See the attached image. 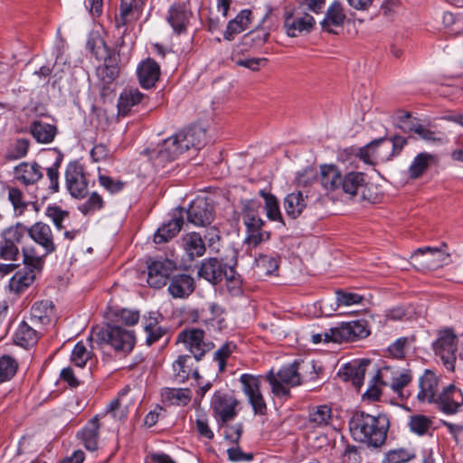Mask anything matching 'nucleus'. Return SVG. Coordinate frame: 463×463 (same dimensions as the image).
<instances>
[{
  "label": "nucleus",
  "mask_w": 463,
  "mask_h": 463,
  "mask_svg": "<svg viewBox=\"0 0 463 463\" xmlns=\"http://www.w3.org/2000/svg\"><path fill=\"white\" fill-rule=\"evenodd\" d=\"M395 375L393 382L390 384L391 389L393 392L397 393L402 400L408 398L409 394H405L402 390L412 380L411 370L402 369Z\"/></svg>",
  "instance_id": "09e8293b"
},
{
  "label": "nucleus",
  "mask_w": 463,
  "mask_h": 463,
  "mask_svg": "<svg viewBox=\"0 0 463 463\" xmlns=\"http://www.w3.org/2000/svg\"><path fill=\"white\" fill-rule=\"evenodd\" d=\"M191 17L192 13L185 5L175 4L168 9L166 20L175 33L182 34L186 32Z\"/></svg>",
  "instance_id": "aec40b11"
},
{
  "label": "nucleus",
  "mask_w": 463,
  "mask_h": 463,
  "mask_svg": "<svg viewBox=\"0 0 463 463\" xmlns=\"http://www.w3.org/2000/svg\"><path fill=\"white\" fill-rule=\"evenodd\" d=\"M442 22L451 34L458 35L463 32V19L458 14L450 12H445L442 16Z\"/></svg>",
  "instance_id": "680f3d73"
},
{
  "label": "nucleus",
  "mask_w": 463,
  "mask_h": 463,
  "mask_svg": "<svg viewBox=\"0 0 463 463\" xmlns=\"http://www.w3.org/2000/svg\"><path fill=\"white\" fill-rule=\"evenodd\" d=\"M365 185L364 174L361 172H350L342 176L340 191L350 196H355L361 193L362 198L364 199V190Z\"/></svg>",
  "instance_id": "bb28decb"
},
{
  "label": "nucleus",
  "mask_w": 463,
  "mask_h": 463,
  "mask_svg": "<svg viewBox=\"0 0 463 463\" xmlns=\"http://www.w3.org/2000/svg\"><path fill=\"white\" fill-rule=\"evenodd\" d=\"M167 290L174 298H185L194 290V279L185 273L175 274L169 279Z\"/></svg>",
  "instance_id": "5701e85b"
},
{
  "label": "nucleus",
  "mask_w": 463,
  "mask_h": 463,
  "mask_svg": "<svg viewBox=\"0 0 463 463\" xmlns=\"http://www.w3.org/2000/svg\"><path fill=\"white\" fill-rule=\"evenodd\" d=\"M8 200L13 205L14 213L18 215H22L27 209L28 204L24 198L22 191L18 188H8Z\"/></svg>",
  "instance_id": "bf43d9fd"
},
{
  "label": "nucleus",
  "mask_w": 463,
  "mask_h": 463,
  "mask_svg": "<svg viewBox=\"0 0 463 463\" xmlns=\"http://www.w3.org/2000/svg\"><path fill=\"white\" fill-rule=\"evenodd\" d=\"M90 357L91 352L87 349L82 342H78L71 351V362L73 365L83 368Z\"/></svg>",
  "instance_id": "603ef678"
},
{
  "label": "nucleus",
  "mask_w": 463,
  "mask_h": 463,
  "mask_svg": "<svg viewBox=\"0 0 463 463\" xmlns=\"http://www.w3.org/2000/svg\"><path fill=\"white\" fill-rule=\"evenodd\" d=\"M214 216L213 203L205 197L195 198L187 210V221L194 226L209 225Z\"/></svg>",
  "instance_id": "a211bd4d"
},
{
  "label": "nucleus",
  "mask_w": 463,
  "mask_h": 463,
  "mask_svg": "<svg viewBox=\"0 0 463 463\" xmlns=\"http://www.w3.org/2000/svg\"><path fill=\"white\" fill-rule=\"evenodd\" d=\"M175 269L176 263L169 259L154 260L147 266L146 281L150 287L160 288L166 285Z\"/></svg>",
  "instance_id": "2eb2a0df"
},
{
  "label": "nucleus",
  "mask_w": 463,
  "mask_h": 463,
  "mask_svg": "<svg viewBox=\"0 0 463 463\" xmlns=\"http://www.w3.org/2000/svg\"><path fill=\"white\" fill-rule=\"evenodd\" d=\"M241 390L252 407L255 414L264 415L267 411L266 402L260 392V379L249 373H243L240 377Z\"/></svg>",
  "instance_id": "ddd939ff"
},
{
  "label": "nucleus",
  "mask_w": 463,
  "mask_h": 463,
  "mask_svg": "<svg viewBox=\"0 0 463 463\" xmlns=\"http://www.w3.org/2000/svg\"><path fill=\"white\" fill-rule=\"evenodd\" d=\"M66 187L71 196L83 198L88 192V183L83 167L78 162L68 164L65 171Z\"/></svg>",
  "instance_id": "f3484780"
},
{
  "label": "nucleus",
  "mask_w": 463,
  "mask_h": 463,
  "mask_svg": "<svg viewBox=\"0 0 463 463\" xmlns=\"http://www.w3.org/2000/svg\"><path fill=\"white\" fill-rule=\"evenodd\" d=\"M388 428L389 420L383 414L373 416L364 412H356L349 422L354 439L374 448L384 443Z\"/></svg>",
  "instance_id": "f257e3e1"
},
{
  "label": "nucleus",
  "mask_w": 463,
  "mask_h": 463,
  "mask_svg": "<svg viewBox=\"0 0 463 463\" xmlns=\"http://www.w3.org/2000/svg\"><path fill=\"white\" fill-rule=\"evenodd\" d=\"M431 423V420L426 415L416 414L410 417L409 427L411 431L421 436L429 430Z\"/></svg>",
  "instance_id": "4d7b16f0"
},
{
  "label": "nucleus",
  "mask_w": 463,
  "mask_h": 463,
  "mask_svg": "<svg viewBox=\"0 0 463 463\" xmlns=\"http://www.w3.org/2000/svg\"><path fill=\"white\" fill-rule=\"evenodd\" d=\"M256 273L260 276L271 275L279 269V260L274 256L260 255L255 260Z\"/></svg>",
  "instance_id": "de8ad7c7"
},
{
  "label": "nucleus",
  "mask_w": 463,
  "mask_h": 463,
  "mask_svg": "<svg viewBox=\"0 0 463 463\" xmlns=\"http://www.w3.org/2000/svg\"><path fill=\"white\" fill-rule=\"evenodd\" d=\"M20 255L19 247L0 235V260L15 261Z\"/></svg>",
  "instance_id": "6e6d98bb"
},
{
  "label": "nucleus",
  "mask_w": 463,
  "mask_h": 463,
  "mask_svg": "<svg viewBox=\"0 0 463 463\" xmlns=\"http://www.w3.org/2000/svg\"><path fill=\"white\" fill-rule=\"evenodd\" d=\"M143 94L134 88L125 89L119 95L118 101V114L128 115L131 109L139 104L143 99Z\"/></svg>",
  "instance_id": "4c0bfd02"
},
{
  "label": "nucleus",
  "mask_w": 463,
  "mask_h": 463,
  "mask_svg": "<svg viewBox=\"0 0 463 463\" xmlns=\"http://www.w3.org/2000/svg\"><path fill=\"white\" fill-rule=\"evenodd\" d=\"M161 397L166 405L185 406L192 400V392L188 388H164Z\"/></svg>",
  "instance_id": "2f4dec72"
},
{
  "label": "nucleus",
  "mask_w": 463,
  "mask_h": 463,
  "mask_svg": "<svg viewBox=\"0 0 463 463\" xmlns=\"http://www.w3.org/2000/svg\"><path fill=\"white\" fill-rule=\"evenodd\" d=\"M14 177L25 185L33 184L43 177L41 166L36 163L23 162L14 167Z\"/></svg>",
  "instance_id": "c85d7f7f"
},
{
  "label": "nucleus",
  "mask_w": 463,
  "mask_h": 463,
  "mask_svg": "<svg viewBox=\"0 0 463 463\" xmlns=\"http://www.w3.org/2000/svg\"><path fill=\"white\" fill-rule=\"evenodd\" d=\"M342 176L340 170L334 165L320 166V183L326 192H339Z\"/></svg>",
  "instance_id": "cd10ccee"
},
{
  "label": "nucleus",
  "mask_w": 463,
  "mask_h": 463,
  "mask_svg": "<svg viewBox=\"0 0 463 463\" xmlns=\"http://www.w3.org/2000/svg\"><path fill=\"white\" fill-rule=\"evenodd\" d=\"M144 3L145 0H121L120 12L118 16L116 17V27L125 26L132 12L142 6Z\"/></svg>",
  "instance_id": "a18cd8bd"
},
{
  "label": "nucleus",
  "mask_w": 463,
  "mask_h": 463,
  "mask_svg": "<svg viewBox=\"0 0 463 463\" xmlns=\"http://www.w3.org/2000/svg\"><path fill=\"white\" fill-rule=\"evenodd\" d=\"M316 25L315 18L298 7L285 14L284 29L289 37H298L310 33Z\"/></svg>",
  "instance_id": "f8f14e48"
},
{
  "label": "nucleus",
  "mask_w": 463,
  "mask_h": 463,
  "mask_svg": "<svg viewBox=\"0 0 463 463\" xmlns=\"http://www.w3.org/2000/svg\"><path fill=\"white\" fill-rule=\"evenodd\" d=\"M27 236L43 250V254L41 256L45 261V257L57 250L52 228L43 222H36L31 226H27Z\"/></svg>",
  "instance_id": "4468645a"
},
{
  "label": "nucleus",
  "mask_w": 463,
  "mask_h": 463,
  "mask_svg": "<svg viewBox=\"0 0 463 463\" xmlns=\"http://www.w3.org/2000/svg\"><path fill=\"white\" fill-rule=\"evenodd\" d=\"M364 299V297L353 293V292H346L343 290H337L335 292V301L337 304V307H350L353 305L360 304Z\"/></svg>",
  "instance_id": "0e129e2a"
},
{
  "label": "nucleus",
  "mask_w": 463,
  "mask_h": 463,
  "mask_svg": "<svg viewBox=\"0 0 463 463\" xmlns=\"http://www.w3.org/2000/svg\"><path fill=\"white\" fill-rule=\"evenodd\" d=\"M238 405V400L230 392L216 391L213 393L211 399V409L220 428L236 417Z\"/></svg>",
  "instance_id": "6e6552de"
},
{
  "label": "nucleus",
  "mask_w": 463,
  "mask_h": 463,
  "mask_svg": "<svg viewBox=\"0 0 463 463\" xmlns=\"http://www.w3.org/2000/svg\"><path fill=\"white\" fill-rule=\"evenodd\" d=\"M435 354L440 358L448 371H454L457 351V335L451 329L439 331L433 344Z\"/></svg>",
  "instance_id": "9b49d317"
},
{
  "label": "nucleus",
  "mask_w": 463,
  "mask_h": 463,
  "mask_svg": "<svg viewBox=\"0 0 463 463\" xmlns=\"http://www.w3.org/2000/svg\"><path fill=\"white\" fill-rule=\"evenodd\" d=\"M176 134L181 145H187L185 151L191 147L198 148L202 145L201 138L204 136V132L199 128H190L184 131H180Z\"/></svg>",
  "instance_id": "49530a36"
},
{
  "label": "nucleus",
  "mask_w": 463,
  "mask_h": 463,
  "mask_svg": "<svg viewBox=\"0 0 463 463\" xmlns=\"http://www.w3.org/2000/svg\"><path fill=\"white\" fill-rule=\"evenodd\" d=\"M54 317L53 305L50 300L35 302L31 307V321L34 324L48 325Z\"/></svg>",
  "instance_id": "f704fd0d"
},
{
  "label": "nucleus",
  "mask_w": 463,
  "mask_h": 463,
  "mask_svg": "<svg viewBox=\"0 0 463 463\" xmlns=\"http://www.w3.org/2000/svg\"><path fill=\"white\" fill-rule=\"evenodd\" d=\"M399 371L400 370L389 365L383 366L377 370L375 375L373 378V381L379 383L381 385L390 386V384L393 382V378L396 376L395 374Z\"/></svg>",
  "instance_id": "69168bd1"
},
{
  "label": "nucleus",
  "mask_w": 463,
  "mask_h": 463,
  "mask_svg": "<svg viewBox=\"0 0 463 463\" xmlns=\"http://www.w3.org/2000/svg\"><path fill=\"white\" fill-rule=\"evenodd\" d=\"M417 400L420 403H436L439 397V378L430 370H425L419 378Z\"/></svg>",
  "instance_id": "6ab92c4d"
},
{
  "label": "nucleus",
  "mask_w": 463,
  "mask_h": 463,
  "mask_svg": "<svg viewBox=\"0 0 463 463\" xmlns=\"http://www.w3.org/2000/svg\"><path fill=\"white\" fill-rule=\"evenodd\" d=\"M27 232L28 230L25 224L22 222H16L3 229L0 232V235L5 237L10 241L17 245V247H19V245L26 238Z\"/></svg>",
  "instance_id": "c03bdc74"
},
{
  "label": "nucleus",
  "mask_w": 463,
  "mask_h": 463,
  "mask_svg": "<svg viewBox=\"0 0 463 463\" xmlns=\"http://www.w3.org/2000/svg\"><path fill=\"white\" fill-rule=\"evenodd\" d=\"M236 345L232 343H225L215 353L214 360L218 363L220 372H223L226 366V360L234 352Z\"/></svg>",
  "instance_id": "338daca9"
},
{
  "label": "nucleus",
  "mask_w": 463,
  "mask_h": 463,
  "mask_svg": "<svg viewBox=\"0 0 463 463\" xmlns=\"http://www.w3.org/2000/svg\"><path fill=\"white\" fill-rule=\"evenodd\" d=\"M185 145H181L177 134L165 139L156 148L148 150L147 155L156 167H164L185 152Z\"/></svg>",
  "instance_id": "1a4fd4ad"
},
{
  "label": "nucleus",
  "mask_w": 463,
  "mask_h": 463,
  "mask_svg": "<svg viewBox=\"0 0 463 463\" xmlns=\"http://www.w3.org/2000/svg\"><path fill=\"white\" fill-rule=\"evenodd\" d=\"M375 148L374 156L376 160L379 162H387L392 159V154L391 151L390 142L387 138L382 137L373 141Z\"/></svg>",
  "instance_id": "052dcab7"
},
{
  "label": "nucleus",
  "mask_w": 463,
  "mask_h": 463,
  "mask_svg": "<svg viewBox=\"0 0 463 463\" xmlns=\"http://www.w3.org/2000/svg\"><path fill=\"white\" fill-rule=\"evenodd\" d=\"M369 335L370 327L364 319L342 322L337 326L328 329L325 335V343L354 342Z\"/></svg>",
  "instance_id": "39448f33"
},
{
  "label": "nucleus",
  "mask_w": 463,
  "mask_h": 463,
  "mask_svg": "<svg viewBox=\"0 0 463 463\" xmlns=\"http://www.w3.org/2000/svg\"><path fill=\"white\" fill-rule=\"evenodd\" d=\"M177 342L182 343L193 354L195 361H200L213 348V344L205 340L204 331L194 327L181 331L178 334Z\"/></svg>",
  "instance_id": "9d476101"
},
{
  "label": "nucleus",
  "mask_w": 463,
  "mask_h": 463,
  "mask_svg": "<svg viewBox=\"0 0 463 463\" xmlns=\"http://www.w3.org/2000/svg\"><path fill=\"white\" fill-rule=\"evenodd\" d=\"M345 17L342 5L338 2H334L327 8L326 16L321 22L322 29L328 33H335L334 27L342 26Z\"/></svg>",
  "instance_id": "7c9ffc66"
},
{
  "label": "nucleus",
  "mask_w": 463,
  "mask_h": 463,
  "mask_svg": "<svg viewBox=\"0 0 463 463\" xmlns=\"http://www.w3.org/2000/svg\"><path fill=\"white\" fill-rule=\"evenodd\" d=\"M306 206V198L300 192L291 193L284 199L285 211L287 214L293 219L298 217Z\"/></svg>",
  "instance_id": "a19ab883"
},
{
  "label": "nucleus",
  "mask_w": 463,
  "mask_h": 463,
  "mask_svg": "<svg viewBox=\"0 0 463 463\" xmlns=\"http://www.w3.org/2000/svg\"><path fill=\"white\" fill-rule=\"evenodd\" d=\"M435 162L436 156L432 154L426 152L418 154L409 166L408 173L410 177L412 179L419 178Z\"/></svg>",
  "instance_id": "ea45409f"
},
{
  "label": "nucleus",
  "mask_w": 463,
  "mask_h": 463,
  "mask_svg": "<svg viewBox=\"0 0 463 463\" xmlns=\"http://www.w3.org/2000/svg\"><path fill=\"white\" fill-rule=\"evenodd\" d=\"M183 223L182 216L174 217L156 230L154 235V241L157 244L167 242L180 232Z\"/></svg>",
  "instance_id": "e433bc0d"
},
{
  "label": "nucleus",
  "mask_w": 463,
  "mask_h": 463,
  "mask_svg": "<svg viewBox=\"0 0 463 463\" xmlns=\"http://www.w3.org/2000/svg\"><path fill=\"white\" fill-rule=\"evenodd\" d=\"M243 222L247 227L248 235L245 241L253 247L268 240L269 233L262 232L263 221L252 211H248L243 216Z\"/></svg>",
  "instance_id": "4be33fe9"
},
{
  "label": "nucleus",
  "mask_w": 463,
  "mask_h": 463,
  "mask_svg": "<svg viewBox=\"0 0 463 463\" xmlns=\"http://www.w3.org/2000/svg\"><path fill=\"white\" fill-rule=\"evenodd\" d=\"M414 450L408 449H394L389 450L383 460V463H407L415 458Z\"/></svg>",
  "instance_id": "3c124183"
},
{
  "label": "nucleus",
  "mask_w": 463,
  "mask_h": 463,
  "mask_svg": "<svg viewBox=\"0 0 463 463\" xmlns=\"http://www.w3.org/2000/svg\"><path fill=\"white\" fill-rule=\"evenodd\" d=\"M95 336L100 345H109L117 353L128 354L136 344L133 330L115 325H107L105 327L98 329L95 332Z\"/></svg>",
  "instance_id": "20e7f679"
},
{
  "label": "nucleus",
  "mask_w": 463,
  "mask_h": 463,
  "mask_svg": "<svg viewBox=\"0 0 463 463\" xmlns=\"http://www.w3.org/2000/svg\"><path fill=\"white\" fill-rule=\"evenodd\" d=\"M45 215L51 219L58 230L63 228L62 222L69 213L57 205H50L45 210Z\"/></svg>",
  "instance_id": "774afa93"
},
{
  "label": "nucleus",
  "mask_w": 463,
  "mask_h": 463,
  "mask_svg": "<svg viewBox=\"0 0 463 463\" xmlns=\"http://www.w3.org/2000/svg\"><path fill=\"white\" fill-rule=\"evenodd\" d=\"M423 247L414 250L411 256L413 267L420 270H435L450 262V255L444 248Z\"/></svg>",
  "instance_id": "0eeeda50"
},
{
  "label": "nucleus",
  "mask_w": 463,
  "mask_h": 463,
  "mask_svg": "<svg viewBox=\"0 0 463 463\" xmlns=\"http://www.w3.org/2000/svg\"><path fill=\"white\" fill-rule=\"evenodd\" d=\"M99 414L95 415L77 433V438L89 451H96L99 449Z\"/></svg>",
  "instance_id": "412c9836"
},
{
  "label": "nucleus",
  "mask_w": 463,
  "mask_h": 463,
  "mask_svg": "<svg viewBox=\"0 0 463 463\" xmlns=\"http://www.w3.org/2000/svg\"><path fill=\"white\" fill-rule=\"evenodd\" d=\"M251 11L250 9L241 10L234 19L231 20L223 33V38L227 41L234 39L235 35L245 31L251 22Z\"/></svg>",
  "instance_id": "c756f323"
},
{
  "label": "nucleus",
  "mask_w": 463,
  "mask_h": 463,
  "mask_svg": "<svg viewBox=\"0 0 463 463\" xmlns=\"http://www.w3.org/2000/svg\"><path fill=\"white\" fill-rule=\"evenodd\" d=\"M223 264L216 258L204 260L200 267L198 274L213 284L222 280Z\"/></svg>",
  "instance_id": "72a5a7b5"
},
{
  "label": "nucleus",
  "mask_w": 463,
  "mask_h": 463,
  "mask_svg": "<svg viewBox=\"0 0 463 463\" xmlns=\"http://www.w3.org/2000/svg\"><path fill=\"white\" fill-rule=\"evenodd\" d=\"M435 404L444 414H456L463 411V392L454 384H449L439 392Z\"/></svg>",
  "instance_id": "dca6fc26"
},
{
  "label": "nucleus",
  "mask_w": 463,
  "mask_h": 463,
  "mask_svg": "<svg viewBox=\"0 0 463 463\" xmlns=\"http://www.w3.org/2000/svg\"><path fill=\"white\" fill-rule=\"evenodd\" d=\"M139 84L144 89L155 86L160 77V66L152 59L141 61L137 68Z\"/></svg>",
  "instance_id": "393cba45"
},
{
  "label": "nucleus",
  "mask_w": 463,
  "mask_h": 463,
  "mask_svg": "<svg viewBox=\"0 0 463 463\" xmlns=\"http://www.w3.org/2000/svg\"><path fill=\"white\" fill-rule=\"evenodd\" d=\"M103 205L102 197L98 193L93 192L84 203L78 206V209L84 215H89L102 209Z\"/></svg>",
  "instance_id": "13d9d810"
},
{
  "label": "nucleus",
  "mask_w": 463,
  "mask_h": 463,
  "mask_svg": "<svg viewBox=\"0 0 463 463\" xmlns=\"http://www.w3.org/2000/svg\"><path fill=\"white\" fill-rule=\"evenodd\" d=\"M309 423L313 427H326L331 423L332 410L328 405H317L310 409Z\"/></svg>",
  "instance_id": "79ce46f5"
},
{
  "label": "nucleus",
  "mask_w": 463,
  "mask_h": 463,
  "mask_svg": "<svg viewBox=\"0 0 463 463\" xmlns=\"http://www.w3.org/2000/svg\"><path fill=\"white\" fill-rule=\"evenodd\" d=\"M22 253L24 267L18 269L8 282L9 292L14 295H21L28 289L44 265L43 257L37 253L34 247H24Z\"/></svg>",
  "instance_id": "f03ea898"
},
{
  "label": "nucleus",
  "mask_w": 463,
  "mask_h": 463,
  "mask_svg": "<svg viewBox=\"0 0 463 463\" xmlns=\"http://www.w3.org/2000/svg\"><path fill=\"white\" fill-rule=\"evenodd\" d=\"M369 360L345 364L338 371V375L345 381H350L352 384L359 389L364 384L366 367Z\"/></svg>",
  "instance_id": "b1692460"
},
{
  "label": "nucleus",
  "mask_w": 463,
  "mask_h": 463,
  "mask_svg": "<svg viewBox=\"0 0 463 463\" xmlns=\"http://www.w3.org/2000/svg\"><path fill=\"white\" fill-rule=\"evenodd\" d=\"M183 248L190 260L202 257L205 253V244L197 232H189L183 236Z\"/></svg>",
  "instance_id": "c9c22d12"
},
{
  "label": "nucleus",
  "mask_w": 463,
  "mask_h": 463,
  "mask_svg": "<svg viewBox=\"0 0 463 463\" xmlns=\"http://www.w3.org/2000/svg\"><path fill=\"white\" fill-rule=\"evenodd\" d=\"M39 338L36 329L33 328L28 323L22 322L14 335V341L17 345L24 348L34 345Z\"/></svg>",
  "instance_id": "58836bf2"
},
{
  "label": "nucleus",
  "mask_w": 463,
  "mask_h": 463,
  "mask_svg": "<svg viewBox=\"0 0 463 463\" xmlns=\"http://www.w3.org/2000/svg\"><path fill=\"white\" fill-rule=\"evenodd\" d=\"M414 341V337L402 336L397 338L392 344H391L387 349L386 354L395 359H403L406 356L407 352L411 346Z\"/></svg>",
  "instance_id": "37998d69"
},
{
  "label": "nucleus",
  "mask_w": 463,
  "mask_h": 463,
  "mask_svg": "<svg viewBox=\"0 0 463 463\" xmlns=\"http://www.w3.org/2000/svg\"><path fill=\"white\" fill-rule=\"evenodd\" d=\"M260 193L265 200L267 217L271 221L282 222V216L277 198L271 194L265 193L264 191H260Z\"/></svg>",
  "instance_id": "5fc2aeb1"
},
{
  "label": "nucleus",
  "mask_w": 463,
  "mask_h": 463,
  "mask_svg": "<svg viewBox=\"0 0 463 463\" xmlns=\"http://www.w3.org/2000/svg\"><path fill=\"white\" fill-rule=\"evenodd\" d=\"M314 369V364L294 362L281 367L277 373L270 370L266 379L271 386L272 392L277 396H288L289 388L295 387L302 383L300 371L304 368Z\"/></svg>",
  "instance_id": "7ed1b4c3"
},
{
  "label": "nucleus",
  "mask_w": 463,
  "mask_h": 463,
  "mask_svg": "<svg viewBox=\"0 0 463 463\" xmlns=\"http://www.w3.org/2000/svg\"><path fill=\"white\" fill-rule=\"evenodd\" d=\"M195 362L194 358L188 354L179 355L172 365L175 380L179 383H184L191 375L198 379L199 373Z\"/></svg>",
  "instance_id": "a878e982"
},
{
  "label": "nucleus",
  "mask_w": 463,
  "mask_h": 463,
  "mask_svg": "<svg viewBox=\"0 0 463 463\" xmlns=\"http://www.w3.org/2000/svg\"><path fill=\"white\" fill-rule=\"evenodd\" d=\"M144 329L146 333V342L148 345L158 341L165 333V330L158 324L157 320L153 317H149L145 321Z\"/></svg>",
  "instance_id": "864d4df0"
},
{
  "label": "nucleus",
  "mask_w": 463,
  "mask_h": 463,
  "mask_svg": "<svg viewBox=\"0 0 463 463\" xmlns=\"http://www.w3.org/2000/svg\"><path fill=\"white\" fill-rule=\"evenodd\" d=\"M18 369L17 361L11 355L5 354L0 357V383L10 381Z\"/></svg>",
  "instance_id": "8fccbe9b"
},
{
  "label": "nucleus",
  "mask_w": 463,
  "mask_h": 463,
  "mask_svg": "<svg viewBox=\"0 0 463 463\" xmlns=\"http://www.w3.org/2000/svg\"><path fill=\"white\" fill-rule=\"evenodd\" d=\"M92 52L98 60L104 61L97 68V76L105 89L115 80L119 71L116 53L100 39L94 43Z\"/></svg>",
  "instance_id": "423d86ee"
},
{
  "label": "nucleus",
  "mask_w": 463,
  "mask_h": 463,
  "mask_svg": "<svg viewBox=\"0 0 463 463\" xmlns=\"http://www.w3.org/2000/svg\"><path fill=\"white\" fill-rule=\"evenodd\" d=\"M29 129L33 138L41 144L52 143L57 135V128L55 125L41 120H33L30 124Z\"/></svg>",
  "instance_id": "473e14b6"
},
{
  "label": "nucleus",
  "mask_w": 463,
  "mask_h": 463,
  "mask_svg": "<svg viewBox=\"0 0 463 463\" xmlns=\"http://www.w3.org/2000/svg\"><path fill=\"white\" fill-rule=\"evenodd\" d=\"M29 149V141L25 138L17 139L6 153L9 160H17L25 156Z\"/></svg>",
  "instance_id": "e2e57ef3"
}]
</instances>
